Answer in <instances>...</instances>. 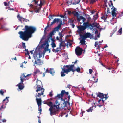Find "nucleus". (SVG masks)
Segmentation results:
<instances>
[{
  "label": "nucleus",
  "mask_w": 123,
  "mask_h": 123,
  "mask_svg": "<svg viewBox=\"0 0 123 123\" xmlns=\"http://www.w3.org/2000/svg\"><path fill=\"white\" fill-rule=\"evenodd\" d=\"M24 29L25 31H20L18 34L21 39L24 41H27L29 38L31 37L32 34L36 31V28L34 26L26 25Z\"/></svg>",
  "instance_id": "1"
},
{
  "label": "nucleus",
  "mask_w": 123,
  "mask_h": 123,
  "mask_svg": "<svg viewBox=\"0 0 123 123\" xmlns=\"http://www.w3.org/2000/svg\"><path fill=\"white\" fill-rule=\"evenodd\" d=\"M66 3L68 4V6L71 5V4H72V0H67Z\"/></svg>",
  "instance_id": "34"
},
{
  "label": "nucleus",
  "mask_w": 123,
  "mask_h": 123,
  "mask_svg": "<svg viewBox=\"0 0 123 123\" xmlns=\"http://www.w3.org/2000/svg\"><path fill=\"white\" fill-rule=\"evenodd\" d=\"M71 68H69V65H64L63 68H62L63 71L61 72V77H64L65 76V73L68 74L69 72L71 71V70H73Z\"/></svg>",
  "instance_id": "4"
},
{
  "label": "nucleus",
  "mask_w": 123,
  "mask_h": 123,
  "mask_svg": "<svg viewBox=\"0 0 123 123\" xmlns=\"http://www.w3.org/2000/svg\"><path fill=\"white\" fill-rule=\"evenodd\" d=\"M55 97L56 99H59L60 98H61L62 100V99H63L62 98L63 97L62 96L61 94H58Z\"/></svg>",
  "instance_id": "26"
},
{
  "label": "nucleus",
  "mask_w": 123,
  "mask_h": 123,
  "mask_svg": "<svg viewBox=\"0 0 123 123\" xmlns=\"http://www.w3.org/2000/svg\"><path fill=\"white\" fill-rule=\"evenodd\" d=\"M77 20L78 21L80 22V21L82 20V18H83V17L82 16H80L79 17L77 16Z\"/></svg>",
  "instance_id": "35"
},
{
  "label": "nucleus",
  "mask_w": 123,
  "mask_h": 123,
  "mask_svg": "<svg viewBox=\"0 0 123 123\" xmlns=\"http://www.w3.org/2000/svg\"><path fill=\"white\" fill-rule=\"evenodd\" d=\"M61 21H62V20H60L58 18H55L54 19L53 22H52L50 24V26H51L54 23H58L59 22H60V23H61Z\"/></svg>",
  "instance_id": "14"
},
{
  "label": "nucleus",
  "mask_w": 123,
  "mask_h": 123,
  "mask_svg": "<svg viewBox=\"0 0 123 123\" xmlns=\"http://www.w3.org/2000/svg\"><path fill=\"white\" fill-rule=\"evenodd\" d=\"M34 63L36 64H38L40 65L43 63V62L41 60L38 59L37 60V61L35 60Z\"/></svg>",
  "instance_id": "19"
},
{
  "label": "nucleus",
  "mask_w": 123,
  "mask_h": 123,
  "mask_svg": "<svg viewBox=\"0 0 123 123\" xmlns=\"http://www.w3.org/2000/svg\"><path fill=\"white\" fill-rule=\"evenodd\" d=\"M108 17V15L106 14H104L103 16H102L101 17V18L104 20L105 22L106 21V19Z\"/></svg>",
  "instance_id": "21"
},
{
  "label": "nucleus",
  "mask_w": 123,
  "mask_h": 123,
  "mask_svg": "<svg viewBox=\"0 0 123 123\" xmlns=\"http://www.w3.org/2000/svg\"><path fill=\"white\" fill-rule=\"evenodd\" d=\"M89 74H91L93 72V70L92 69H89Z\"/></svg>",
  "instance_id": "56"
},
{
  "label": "nucleus",
  "mask_w": 123,
  "mask_h": 123,
  "mask_svg": "<svg viewBox=\"0 0 123 123\" xmlns=\"http://www.w3.org/2000/svg\"><path fill=\"white\" fill-rule=\"evenodd\" d=\"M17 18L20 21L21 23L22 21H23L24 18L21 17L19 14H18L17 16Z\"/></svg>",
  "instance_id": "22"
},
{
  "label": "nucleus",
  "mask_w": 123,
  "mask_h": 123,
  "mask_svg": "<svg viewBox=\"0 0 123 123\" xmlns=\"http://www.w3.org/2000/svg\"><path fill=\"white\" fill-rule=\"evenodd\" d=\"M65 91L64 90H62L61 91V94L62 96L63 97L64 96V95L65 94Z\"/></svg>",
  "instance_id": "39"
},
{
  "label": "nucleus",
  "mask_w": 123,
  "mask_h": 123,
  "mask_svg": "<svg viewBox=\"0 0 123 123\" xmlns=\"http://www.w3.org/2000/svg\"><path fill=\"white\" fill-rule=\"evenodd\" d=\"M49 100V99H48L47 101H43V103L44 104H47L50 107L49 110L50 111V115H55L56 112L60 108L59 107L60 104L59 103L58 100L56 99L54 105L52 102L48 101Z\"/></svg>",
  "instance_id": "2"
},
{
  "label": "nucleus",
  "mask_w": 123,
  "mask_h": 123,
  "mask_svg": "<svg viewBox=\"0 0 123 123\" xmlns=\"http://www.w3.org/2000/svg\"><path fill=\"white\" fill-rule=\"evenodd\" d=\"M2 121V122H5L6 121V120L5 119L1 120H0V121Z\"/></svg>",
  "instance_id": "55"
},
{
  "label": "nucleus",
  "mask_w": 123,
  "mask_h": 123,
  "mask_svg": "<svg viewBox=\"0 0 123 123\" xmlns=\"http://www.w3.org/2000/svg\"><path fill=\"white\" fill-rule=\"evenodd\" d=\"M64 101V102L63 103V104H62V108H63L64 107H66L67 105L68 106L70 105V103L69 102L67 101H65V100H64L63 99L62 100Z\"/></svg>",
  "instance_id": "10"
},
{
  "label": "nucleus",
  "mask_w": 123,
  "mask_h": 123,
  "mask_svg": "<svg viewBox=\"0 0 123 123\" xmlns=\"http://www.w3.org/2000/svg\"><path fill=\"white\" fill-rule=\"evenodd\" d=\"M71 13V12L70 11H68V14L69 15H70Z\"/></svg>",
  "instance_id": "64"
},
{
  "label": "nucleus",
  "mask_w": 123,
  "mask_h": 123,
  "mask_svg": "<svg viewBox=\"0 0 123 123\" xmlns=\"http://www.w3.org/2000/svg\"><path fill=\"white\" fill-rule=\"evenodd\" d=\"M59 44V46L62 48V47H64L65 46V42L62 40L61 41Z\"/></svg>",
  "instance_id": "20"
},
{
  "label": "nucleus",
  "mask_w": 123,
  "mask_h": 123,
  "mask_svg": "<svg viewBox=\"0 0 123 123\" xmlns=\"http://www.w3.org/2000/svg\"><path fill=\"white\" fill-rule=\"evenodd\" d=\"M83 49L82 48L79 47H77L75 49L76 54L78 56L81 55L82 54Z\"/></svg>",
  "instance_id": "7"
},
{
  "label": "nucleus",
  "mask_w": 123,
  "mask_h": 123,
  "mask_svg": "<svg viewBox=\"0 0 123 123\" xmlns=\"http://www.w3.org/2000/svg\"><path fill=\"white\" fill-rule=\"evenodd\" d=\"M69 22L70 23L72 24L73 23V21L72 20L69 19Z\"/></svg>",
  "instance_id": "61"
},
{
  "label": "nucleus",
  "mask_w": 123,
  "mask_h": 123,
  "mask_svg": "<svg viewBox=\"0 0 123 123\" xmlns=\"http://www.w3.org/2000/svg\"><path fill=\"white\" fill-rule=\"evenodd\" d=\"M36 100L37 104L38 107H39L40 106H41V105L42 100L41 98L39 99L36 98Z\"/></svg>",
  "instance_id": "16"
},
{
  "label": "nucleus",
  "mask_w": 123,
  "mask_h": 123,
  "mask_svg": "<svg viewBox=\"0 0 123 123\" xmlns=\"http://www.w3.org/2000/svg\"><path fill=\"white\" fill-rule=\"evenodd\" d=\"M83 26L85 29L88 27L91 29L90 25H91V23H89L88 21L83 23Z\"/></svg>",
  "instance_id": "11"
},
{
  "label": "nucleus",
  "mask_w": 123,
  "mask_h": 123,
  "mask_svg": "<svg viewBox=\"0 0 123 123\" xmlns=\"http://www.w3.org/2000/svg\"><path fill=\"white\" fill-rule=\"evenodd\" d=\"M38 111H39V113H40V114L41 113V112L42 111V109L41 108V106L40 108H39L38 109Z\"/></svg>",
  "instance_id": "54"
},
{
  "label": "nucleus",
  "mask_w": 123,
  "mask_h": 123,
  "mask_svg": "<svg viewBox=\"0 0 123 123\" xmlns=\"http://www.w3.org/2000/svg\"><path fill=\"white\" fill-rule=\"evenodd\" d=\"M16 86H18V87L19 89L20 90L23 89L24 87L23 84L21 83H19L16 85Z\"/></svg>",
  "instance_id": "17"
},
{
  "label": "nucleus",
  "mask_w": 123,
  "mask_h": 123,
  "mask_svg": "<svg viewBox=\"0 0 123 123\" xmlns=\"http://www.w3.org/2000/svg\"><path fill=\"white\" fill-rule=\"evenodd\" d=\"M93 107H90V108L86 110V111L88 112H92V110H93V109L92 108Z\"/></svg>",
  "instance_id": "36"
},
{
  "label": "nucleus",
  "mask_w": 123,
  "mask_h": 123,
  "mask_svg": "<svg viewBox=\"0 0 123 123\" xmlns=\"http://www.w3.org/2000/svg\"><path fill=\"white\" fill-rule=\"evenodd\" d=\"M22 46L23 48L25 49L26 48V46H25V43H24L23 42L22 43Z\"/></svg>",
  "instance_id": "46"
},
{
  "label": "nucleus",
  "mask_w": 123,
  "mask_h": 123,
  "mask_svg": "<svg viewBox=\"0 0 123 123\" xmlns=\"http://www.w3.org/2000/svg\"><path fill=\"white\" fill-rule=\"evenodd\" d=\"M29 20L28 19H27L25 18H24V19L23 20V22L25 21L26 22H27L28 21H29Z\"/></svg>",
  "instance_id": "59"
},
{
  "label": "nucleus",
  "mask_w": 123,
  "mask_h": 123,
  "mask_svg": "<svg viewBox=\"0 0 123 123\" xmlns=\"http://www.w3.org/2000/svg\"><path fill=\"white\" fill-rule=\"evenodd\" d=\"M51 45L53 48H54L56 47V45L55 43H52Z\"/></svg>",
  "instance_id": "40"
},
{
  "label": "nucleus",
  "mask_w": 123,
  "mask_h": 123,
  "mask_svg": "<svg viewBox=\"0 0 123 123\" xmlns=\"http://www.w3.org/2000/svg\"><path fill=\"white\" fill-rule=\"evenodd\" d=\"M20 80H21V82L20 83H23V78H22V77H20Z\"/></svg>",
  "instance_id": "50"
},
{
  "label": "nucleus",
  "mask_w": 123,
  "mask_h": 123,
  "mask_svg": "<svg viewBox=\"0 0 123 123\" xmlns=\"http://www.w3.org/2000/svg\"><path fill=\"white\" fill-rule=\"evenodd\" d=\"M100 43V41H96L95 42V44L94 45L95 46V47H96L98 45V43Z\"/></svg>",
  "instance_id": "44"
},
{
  "label": "nucleus",
  "mask_w": 123,
  "mask_h": 123,
  "mask_svg": "<svg viewBox=\"0 0 123 123\" xmlns=\"http://www.w3.org/2000/svg\"><path fill=\"white\" fill-rule=\"evenodd\" d=\"M56 39L57 40H58L59 42H61V40H62L61 39H60L58 36H57L56 38Z\"/></svg>",
  "instance_id": "48"
},
{
  "label": "nucleus",
  "mask_w": 123,
  "mask_h": 123,
  "mask_svg": "<svg viewBox=\"0 0 123 123\" xmlns=\"http://www.w3.org/2000/svg\"><path fill=\"white\" fill-rule=\"evenodd\" d=\"M78 30L77 31L79 33H80L82 31H83L86 29L83 26L80 25L77 27Z\"/></svg>",
  "instance_id": "9"
},
{
  "label": "nucleus",
  "mask_w": 123,
  "mask_h": 123,
  "mask_svg": "<svg viewBox=\"0 0 123 123\" xmlns=\"http://www.w3.org/2000/svg\"><path fill=\"white\" fill-rule=\"evenodd\" d=\"M122 28H121L118 30V32L121 35L122 33Z\"/></svg>",
  "instance_id": "47"
},
{
  "label": "nucleus",
  "mask_w": 123,
  "mask_h": 123,
  "mask_svg": "<svg viewBox=\"0 0 123 123\" xmlns=\"http://www.w3.org/2000/svg\"><path fill=\"white\" fill-rule=\"evenodd\" d=\"M30 75L29 74H28V75H25V74L23 73V74H22V75H21L20 76L22 77V78H25L26 77H27L28 76H29Z\"/></svg>",
  "instance_id": "38"
},
{
  "label": "nucleus",
  "mask_w": 123,
  "mask_h": 123,
  "mask_svg": "<svg viewBox=\"0 0 123 123\" xmlns=\"http://www.w3.org/2000/svg\"><path fill=\"white\" fill-rule=\"evenodd\" d=\"M98 0H91L90 1V3L91 4H93L94 2H95L96 1H97Z\"/></svg>",
  "instance_id": "43"
},
{
  "label": "nucleus",
  "mask_w": 123,
  "mask_h": 123,
  "mask_svg": "<svg viewBox=\"0 0 123 123\" xmlns=\"http://www.w3.org/2000/svg\"><path fill=\"white\" fill-rule=\"evenodd\" d=\"M81 37L82 39L80 40V43H81V44L82 45L85 44L86 41H85V39L84 38H83L81 36Z\"/></svg>",
  "instance_id": "24"
},
{
  "label": "nucleus",
  "mask_w": 123,
  "mask_h": 123,
  "mask_svg": "<svg viewBox=\"0 0 123 123\" xmlns=\"http://www.w3.org/2000/svg\"><path fill=\"white\" fill-rule=\"evenodd\" d=\"M90 36V33H85L84 35H80V36H81L83 38L86 39L88 38H89Z\"/></svg>",
  "instance_id": "15"
},
{
  "label": "nucleus",
  "mask_w": 123,
  "mask_h": 123,
  "mask_svg": "<svg viewBox=\"0 0 123 123\" xmlns=\"http://www.w3.org/2000/svg\"><path fill=\"white\" fill-rule=\"evenodd\" d=\"M9 98V97H6V98L4 99L2 103H5V104L6 105L8 101V98Z\"/></svg>",
  "instance_id": "28"
},
{
  "label": "nucleus",
  "mask_w": 123,
  "mask_h": 123,
  "mask_svg": "<svg viewBox=\"0 0 123 123\" xmlns=\"http://www.w3.org/2000/svg\"><path fill=\"white\" fill-rule=\"evenodd\" d=\"M32 1L34 2L35 4H37L38 2V1H36V0H33Z\"/></svg>",
  "instance_id": "57"
},
{
  "label": "nucleus",
  "mask_w": 123,
  "mask_h": 123,
  "mask_svg": "<svg viewBox=\"0 0 123 123\" xmlns=\"http://www.w3.org/2000/svg\"><path fill=\"white\" fill-rule=\"evenodd\" d=\"M45 1L44 0H41L40 1V3L38 5L40 7L42 6L45 3Z\"/></svg>",
  "instance_id": "29"
},
{
  "label": "nucleus",
  "mask_w": 123,
  "mask_h": 123,
  "mask_svg": "<svg viewBox=\"0 0 123 123\" xmlns=\"http://www.w3.org/2000/svg\"><path fill=\"white\" fill-rule=\"evenodd\" d=\"M50 73V71H49V70H48V68H47L46 69V71L45 72V73H43V76H42L43 77L45 76V73Z\"/></svg>",
  "instance_id": "37"
},
{
  "label": "nucleus",
  "mask_w": 123,
  "mask_h": 123,
  "mask_svg": "<svg viewBox=\"0 0 123 123\" xmlns=\"http://www.w3.org/2000/svg\"><path fill=\"white\" fill-rule=\"evenodd\" d=\"M62 31L61 32H59V38L60 39L63 40L62 38L63 37V35L62 33Z\"/></svg>",
  "instance_id": "32"
},
{
  "label": "nucleus",
  "mask_w": 123,
  "mask_h": 123,
  "mask_svg": "<svg viewBox=\"0 0 123 123\" xmlns=\"http://www.w3.org/2000/svg\"><path fill=\"white\" fill-rule=\"evenodd\" d=\"M97 97H98L101 98V99H100L98 101V102L100 104V102L102 101L103 103H104V101L106 100V99L108 98V97H107L106 95H105V96H104V95L103 94L99 93H96Z\"/></svg>",
  "instance_id": "6"
},
{
  "label": "nucleus",
  "mask_w": 123,
  "mask_h": 123,
  "mask_svg": "<svg viewBox=\"0 0 123 123\" xmlns=\"http://www.w3.org/2000/svg\"><path fill=\"white\" fill-rule=\"evenodd\" d=\"M74 15L75 16H77H77H79V13L77 12H75V13H74Z\"/></svg>",
  "instance_id": "45"
},
{
  "label": "nucleus",
  "mask_w": 123,
  "mask_h": 123,
  "mask_svg": "<svg viewBox=\"0 0 123 123\" xmlns=\"http://www.w3.org/2000/svg\"><path fill=\"white\" fill-rule=\"evenodd\" d=\"M51 18H50V17L49 18V20L48 22L47 23V25L46 27L45 28V30H44V31H45V30H46L47 28H48L49 26H50V25H49V24L50 23L49 21H50L51 20Z\"/></svg>",
  "instance_id": "30"
},
{
  "label": "nucleus",
  "mask_w": 123,
  "mask_h": 123,
  "mask_svg": "<svg viewBox=\"0 0 123 123\" xmlns=\"http://www.w3.org/2000/svg\"><path fill=\"white\" fill-rule=\"evenodd\" d=\"M44 49H45V50H46L47 51H49V53L50 52V49H48H48L45 48Z\"/></svg>",
  "instance_id": "51"
},
{
  "label": "nucleus",
  "mask_w": 123,
  "mask_h": 123,
  "mask_svg": "<svg viewBox=\"0 0 123 123\" xmlns=\"http://www.w3.org/2000/svg\"><path fill=\"white\" fill-rule=\"evenodd\" d=\"M69 68H71L73 70H71V71H72L73 72V74H74V72L75 71H76L78 72H80V68L78 67H77L76 69H74V64L71 65H69Z\"/></svg>",
  "instance_id": "8"
},
{
  "label": "nucleus",
  "mask_w": 123,
  "mask_h": 123,
  "mask_svg": "<svg viewBox=\"0 0 123 123\" xmlns=\"http://www.w3.org/2000/svg\"><path fill=\"white\" fill-rule=\"evenodd\" d=\"M95 11L94 10H93L92 11H91V13L92 14H93L95 12Z\"/></svg>",
  "instance_id": "62"
},
{
  "label": "nucleus",
  "mask_w": 123,
  "mask_h": 123,
  "mask_svg": "<svg viewBox=\"0 0 123 123\" xmlns=\"http://www.w3.org/2000/svg\"><path fill=\"white\" fill-rule=\"evenodd\" d=\"M93 34L92 35L90 33V37H89V38L90 39H91L92 38H93Z\"/></svg>",
  "instance_id": "52"
},
{
  "label": "nucleus",
  "mask_w": 123,
  "mask_h": 123,
  "mask_svg": "<svg viewBox=\"0 0 123 123\" xmlns=\"http://www.w3.org/2000/svg\"><path fill=\"white\" fill-rule=\"evenodd\" d=\"M50 39H51V37L49 36V37H48L45 40V42L44 44V45H45L46 43H47L49 42H50Z\"/></svg>",
  "instance_id": "23"
},
{
  "label": "nucleus",
  "mask_w": 123,
  "mask_h": 123,
  "mask_svg": "<svg viewBox=\"0 0 123 123\" xmlns=\"http://www.w3.org/2000/svg\"><path fill=\"white\" fill-rule=\"evenodd\" d=\"M36 92H38V94L36 93L35 97L37 98L38 97H40L43 94L44 89L41 86L39 85H37V87L36 88Z\"/></svg>",
  "instance_id": "3"
},
{
  "label": "nucleus",
  "mask_w": 123,
  "mask_h": 123,
  "mask_svg": "<svg viewBox=\"0 0 123 123\" xmlns=\"http://www.w3.org/2000/svg\"><path fill=\"white\" fill-rule=\"evenodd\" d=\"M49 95L51 97H52V96L53 94H52V91L51 92H50Z\"/></svg>",
  "instance_id": "63"
},
{
  "label": "nucleus",
  "mask_w": 123,
  "mask_h": 123,
  "mask_svg": "<svg viewBox=\"0 0 123 123\" xmlns=\"http://www.w3.org/2000/svg\"><path fill=\"white\" fill-rule=\"evenodd\" d=\"M51 40L52 41V43H55V40L54 39L52 38H51Z\"/></svg>",
  "instance_id": "58"
},
{
  "label": "nucleus",
  "mask_w": 123,
  "mask_h": 123,
  "mask_svg": "<svg viewBox=\"0 0 123 123\" xmlns=\"http://www.w3.org/2000/svg\"><path fill=\"white\" fill-rule=\"evenodd\" d=\"M107 13H111V12L110 11V10L109 8H108L107 10Z\"/></svg>",
  "instance_id": "53"
},
{
  "label": "nucleus",
  "mask_w": 123,
  "mask_h": 123,
  "mask_svg": "<svg viewBox=\"0 0 123 123\" xmlns=\"http://www.w3.org/2000/svg\"><path fill=\"white\" fill-rule=\"evenodd\" d=\"M38 73H40V74H42V72H40V71L39 69H36L35 71L34 72V74L36 75Z\"/></svg>",
  "instance_id": "33"
},
{
  "label": "nucleus",
  "mask_w": 123,
  "mask_h": 123,
  "mask_svg": "<svg viewBox=\"0 0 123 123\" xmlns=\"http://www.w3.org/2000/svg\"><path fill=\"white\" fill-rule=\"evenodd\" d=\"M61 49V48L60 46H59V47L57 48L56 49V52H59Z\"/></svg>",
  "instance_id": "42"
},
{
  "label": "nucleus",
  "mask_w": 123,
  "mask_h": 123,
  "mask_svg": "<svg viewBox=\"0 0 123 123\" xmlns=\"http://www.w3.org/2000/svg\"><path fill=\"white\" fill-rule=\"evenodd\" d=\"M98 23H97L96 22H94L92 24H91V25H90V29H92L94 27H96L98 28H99V26H98Z\"/></svg>",
  "instance_id": "12"
},
{
  "label": "nucleus",
  "mask_w": 123,
  "mask_h": 123,
  "mask_svg": "<svg viewBox=\"0 0 123 123\" xmlns=\"http://www.w3.org/2000/svg\"><path fill=\"white\" fill-rule=\"evenodd\" d=\"M86 20V19L85 18H84L83 17V18H82V22H80V24H81L82 23L85 22H84Z\"/></svg>",
  "instance_id": "41"
},
{
  "label": "nucleus",
  "mask_w": 123,
  "mask_h": 123,
  "mask_svg": "<svg viewBox=\"0 0 123 123\" xmlns=\"http://www.w3.org/2000/svg\"><path fill=\"white\" fill-rule=\"evenodd\" d=\"M117 26H116L115 28H114L113 30V34L117 30Z\"/></svg>",
  "instance_id": "49"
},
{
  "label": "nucleus",
  "mask_w": 123,
  "mask_h": 123,
  "mask_svg": "<svg viewBox=\"0 0 123 123\" xmlns=\"http://www.w3.org/2000/svg\"><path fill=\"white\" fill-rule=\"evenodd\" d=\"M37 48H36L34 52V53L33 54V56L34 59H36V58H37V56L38 55V54L37 52Z\"/></svg>",
  "instance_id": "18"
},
{
  "label": "nucleus",
  "mask_w": 123,
  "mask_h": 123,
  "mask_svg": "<svg viewBox=\"0 0 123 123\" xmlns=\"http://www.w3.org/2000/svg\"><path fill=\"white\" fill-rule=\"evenodd\" d=\"M50 73L52 75H54V73H55V71L54 70V69L50 68Z\"/></svg>",
  "instance_id": "31"
},
{
  "label": "nucleus",
  "mask_w": 123,
  "mask_h": 123,
  "mask_svg": "<svg viewBox=\"0 0 123 123\" xmlns=\"http://www.w3.org/2000/svg\"><path fill=\"white\" fill-rule=\"evenodd\" d=\"M87 18L89 21H90L91 20L90 17L89 15L88 16V17H87Z\"/></svg>",
  "instance_id": "60"
},
{
  "label": "nucleus",
  "mask_w": 123,
  "mask_h": 123,
  "mask_svg": "<svg viewBox=\"0 0 123 123\" xmlns=\"http://www.w3.org/2000/svg\"><path fill=\"white\" fill-rule=\"evenodd\" d=\"M56 32H55L54 30H53L50 32V33L49 34V36H50L51 38H52V36L53 35H54V34Z\"/></svg>",
  "instance_id": "27"
},
{
  "label": "nucleus",
  "mask_w": 123,
  "mask_h": 123,
  "mask_svg": "<svg viewBox=\"0 0 123 123\" xmlns=\"http://www.w3.org/2000/svg\"><path fill=\"white\" fill-rule=\"evenodd\" d=\"M72 4L73 5H76L78 4L80 2L79 0H72Z\"/></svg>",
  "instance_id": "25"
},
{
  "label": "nucleus",
  "mask_w": 123,
  "mask_h": 123,
  "mask_svg": "<svg viewBox=\"0 0 123 123\" xmlns=\"http://www.w3.org/2000/svg\"><path fill=\"white\" fill-rule=\"evenodd\" d=\"M61 23L58 25L56 27L54 28L53 30H54V31L56 32V31H58L59 30V29L61 28V25H62V21H61Z\"/></svg>",
  "instance_id": "13"
},
{
  "label": "nucleus",
  "mask_w": 123,
  "mask_h": 123,
  "mask_svg": "<svg viewBox=\"0 0 123 123\" xmlns=\"http://www.w3.org/2000/svg\"><path fill=\"white\" fill-rule=\"evenodd\" d=\"M110 4L109 3V7L111 9H112L111 14L113 17V18L116 19L117 18L116 17L117 13L115 12L116 11V9L113 6L112 1L110 0ZM119 18V16L117 17L118 18Z\"/></svg>",
  "instance_id": "5"
}]
</instances>
